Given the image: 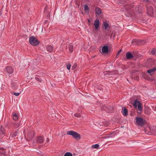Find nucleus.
Instances as JSON below:
<instances>
[{"mask_svg":"<svg viewBox=\"0 0 156 156\" xmlns=\"http://www.w3.org/2000/svg\"><path fill=\"white\" fill-rule=\"evenodd\" d=\"M140 103L139 101L137 99H136L134 102L133 103V105L134 107L135 108H137L138 106L140 105Z\"/></svg>","mask_w":156,"mask_h":156,"instance_id":"13","label":"nucleus"},{"mask_svg":"<svg viewBox=\"0 0 156 156\" xmlns=\"http://www.w3.org/2000/svg\"><path fill=\"white\" fill-rule=\"evenodd\" d=\"M99 147V145L96 144H95L93 145L92 146V147L94 148H98Z\"/></svg>","mask_w":156,"mask_h":156,"instance_id":"28","label":"nucleus"},{"mask_svg":"<svg viewBox=\"0 0 156 156\" xmlns=\"http://www.w3.org/2000/svg\"><path fill=\"white\" fill-rule=\"evenodd\" d=\"M151 54L152 55H155L156 56V50L155 48L153 49L151 52Z\"/></svg>","mask_w":156,"mask_h":156,"instance_id":"23","label":"nucleus"},{"mask_svg":"<svg viewBox=\"0 0 156 156\" xmlns=\"http://www.w3.org/2000/svg\"><path fill=\"white\" fill-rule=\"evenodd\" d=\"M138 78H136V80H138Z\"/></svg>","mask_w":156,"mask_h":156,"instance_id":"45","label":"nucleus"},{"mask_svg":"<svg viewBox=\"0 0 156 156\" xmlns=\"http://www.w3.org/2000/svg\"><path fill=\"white\" fill-rule=\"evenodd\" d=\"M13 118V119L15 120H16L18 119L19 118V116L18 114L17 113H12Z\"/></svg>","mask_w":156,"mask_h":156,"instance_id":"19","label":"nucleus"},{"mask_svg":"<svg viewBox=\"0 0 156 156\" xmlns=\"http://www.w3.org/2000/svg\"><path fill=\"white\" fill-rule=\"evenodd\" d=\"M96 15L99 16L102 13L101 9L99 8H96L95 9Z\"/></svg>","mask_w":156,"mask_h":156,"instance_id":"14","label":"nucleus"},{"mask_svg":"<svg viewBox=\"0 0 156 156\" xmlns=\"http://www.w3.org/2000/svg\"><path fill=\"white\" fill-rule=\"evenodd\" d=\"M149 129H150V127H147V131Z\"/></svg>","mask_w":156,"mask_h":156,"instance_id":"42","label":"nucleus"},{"mask_svg":"<svg viewBox=\"0 0 156 156\" xmlns=\"http://www.w3.org/2000/svg\"><path fill=\"white\" fill-rule=\"evenodd\" d=\"M147 134H148V135H151V133H149V132H148V133H147Z\"/></svg>","mask_w":156,"mask_h":156,"instance_id":"43","label":"nucleus"},{"mask_svg":"<svg viewBox=\"0 0 156 156\" xmlns=\"http://www.w3.org/2000/svg\"><path fill=\"white\" fill-rule=\"evenodd\" d=\"M142 76L145 79L146 78V75L145 73H143L142 75Z\"/></svg>","mask_w":156,"mask_h":156,"instance_id":"37","label":"nucleus"},{"mask_svg":"<svg viewBox=\"0 0 156 156\" xmlns=\"http://www.w3.org/2000/svg\"><path fill=\"white\" fill-rule=\"evenodd\" d=\"M122 113L124 116H126L128 115V110L126 108H125L124 109H122Z\"/></svg>","mask_w":156,"mask_h":156,"instance_id":"17","label":"nucleus"},{"mask_svg":"<svg viewBox=\"0 0 156 156\" xmlns=\"http://www.w3.org/2000/svg\"><path fill=\"white\" fill-rule=\"evenodd\" d=\"M46 48L47 50L49 52H51L53 50V48L52 47L51 45H48L47 46Z\"/></svg>","mask_w":156,"mask_h":156,"instance_id":"21","label":"nucleus"},{"mask_svg":"<svg viewBox=\"0 0 156 156\" xmlns=\"http://www.w3.org/2000/svg\"><path fill=\"white\" fill-rule=\"evenodd\" d=\"M77 66V64L76 63L74 64L72 67V69L73 70L75 69Z\"/></svg>","mask_w":156,"mask_h":156,"instance_id":"31","label":"nucleus"},{"mask_svg":"<svg viewBox=\"0 0 156 156\" xmlns=\"http://www.w3.org/2000/svg\"><path fill=\"white\" fill-rule=\"evenodd\" d=\"M145 43L144 41L139 40L137 39H134L132 41V44H137L141 45L144 44Z\"/></svg>","mask_w":156,"mask_h":156,"instance_id":"4","label":"nucleus"},{"mask_svg":"<svg viewBox=\"0 0 156 156\" xmlns=\"http://www.w3.org/2000/svg\"><path fill=\"white\" fill-rule=\"evenodd\" d=\"M121 51V50H119V51H118V53H117V55H118L119 54L120 52Z\"/></svg>","mask_w":156,"mask_h":156,"instance_id":"40","label":"nucleus"},{"mask_svg":"<svg viewBox=\"0 0 156 156\" xmlns=\"http://www.w3.org/2000/svg\"><path fill=\"white\" fill-rule=\"evenodd\" d=\"M47 9H48V8H47V6H46L44 8V12L46 11L47 10Z\"/></svg>","mask_w":156,"mask_h":156,"instance_id":"39","label":"nucleus"},{"mask_svg":"<svg viewBox=\"0 0 156 156\" xmlns=\"http://www.w3.org/2000/svg\"><path fill=\"white\" fill-rule=\"evenodd\" d=\"M5 131L4 128L2 126H0V135H3L5 134Z\"/></svg>","mask_w":156,"mask_h":156,"instance_id":"15","label":"nucleus"},{"mask_svg":"<svg viewBox=\"0 0 156 156\" xmlns=\"http://www.w3.org/2000/svg\"><path fill=\"white\" fill-rule=\"evenodd\" d=\"M84 11L85 12H89V9L87 5H84Z\"/></svg>","mask_w":156,"mask_h":156,"instance_id":"24","label":"nucleus"},{"mask_svg":"<svg viewBox=\"0 0 156 156\" xmlns=\"http://www.w3.org/2000/svg\"><path fill=\"white\" fill-rule=\"evenodd\" d=\"M156 70V67H154L152 69H151L147 71V72L150 74V75H152L154 74V72Z\"/></svg>","mask_w":156,"mask_h":156,"instance_id":"11","label":"nucleus"},{"mask_svg":"<svg viewBox=\"0 0 156 156\" xmlns=\"http://www.w3.org/2000/svg\"><path fill=\"white\" fill-rule=\"evenodd\" d=\"M147 115L149 114V113H151V112H152L151 110V108H149L148 106H147Z\"/></svg>","mask_w":156,"mask_h":156,"instance_id":"26","label":"nucleus"},{"mask_svg":"<svg viewBox=\"0 0 156 156\" xmlns=\"http://www.w3.org/2000/svg\"><path fill=\"white\" fill-rule=\"evenodd\" d=\"M69 51L70 53L73 52V46L72 43H70L68 46Z\"/></svg>","mask_w":156,"mask_h":156,"instance_id":"18","label":"nucleus"},{"mask_svg":"<svg viewBox=\"0 0 156 156\" xmlns=\"http://www.w3.org/2000/svg\"><path fill=\"white\" fill-rule=\"evenodd\" d=\"M49 141V139L48 138H47V140H46V141H47V142H48Z\"/></svg>","mask_w":156,"mask_h":156,"instance_id":"41","label":"nucleus"},{"mask_svg":"<svg viewBox=\"0 0 156 156\" xmlns=\"http://www.w3.org/2000/svg\"><path fill=\"white\" fill-rule=\"evenodd\" d=\"M29 139H28V141H29Z\"/></svg>","mask_w":156,"mask_h":156,"instance_id":"46","label":"nucleus"},{"mask_svg":"<svg viewBox=\"0 0 156 156\" xmlns=\"http://www.w3.org/2000/svg\"><path fill=\"white\" fill-rule=\"evenodd\" d=\"M107 73H105V75H110V73L109 72H106Z\"/></svg>","mask_w":156,"mask_h":156,"instance_id":"38","label":"nucleus"},{"mask_svg":"<svg viewBox=\"0 0 156 156\" xmlns=\"http://www.w3.org/2000/svg\"><path fill=\"white\" fill-rule=\"evenodd\" d=\"M135 56V54L133 53H131L130 52H127L126 53V58L127 59H130L134 57Z\"/></svg>","mask_w":156,"mask_h":156,"instance_id":"7","label":"nucleus"},{"mask_svg":"<svg viewBox=\"0 0 156 156\" xmlns=\"http://www.w3.org/2000/svg\"><path fill=\"white\" fill-rule=\"evenodd\" d=\"M67 134L72 136L75 139H80V136L78 133L73 131H68L67 133Z\"/></svg>","mask_w":156,"mask_h":156,"instance_id":"2","label":"nucleus"},{"mask_svg":"<svg viewBox=\"0 0 156 156\" xmlns=\"http://www.w3.org/2000/svg\"><path fill=\"white\" fill-rule=\"evenodd\" d=\"M35 79L37 81L39 82H42V79H41L40 78L36 77H35Z\"/></svg>","mask_w":156,"mask_h":156,"instance_id":"30","label":"nucleus"},{"mask_svg":"<svg viewBox=\"0 0 156 156\" xmlns=\"http://www.w3.org/2000/svg\"><path fill=\"white\" fill-rule=\"evenodd\" d=\"M18 133V132L17 130V131L15 132V133H11L10 134V135H11L12 137H15L17 136Z\"/></svg>","mask_w":156,"mask_h":156,"instance_id":"25","label":"nucleus"},{"mask_svg":"<svg viewBox=\"0 0 156 156\" xmlns=\"http://www.w3.org/2000/svg\"><path fill=\"white\" fill-rule=\"evenodd\" d=\"M72 154L71 153L67 152L65 154L64 156H72Z\"/></svg>","mask_w":156,"mask_h":156,"instance_id":"27","label":"nucleus"},{"mask_svg":"<svg viewBox=\"0 0 156 156\" xmlns=\"http://www.w3.org/2000/svg\"><path fill=\"white\" fill-rule=\"evenodd\" d=\"M4 71L7 73V74L9 75L12 73L13 70L11 66H7L4 69Z\"/></svg>","mask_w":156,"mask_h":156,"instance_id":"8","label":"nucleus"},{"mask_svg":"<svg viewBox=\"0 0 156 156\" xmlns=\"http://www.w3.org/2000/svg\"><path fill=\"white\" fill-rule=\"evenodd\" d=\"M136 119V122L138 125L142 126L144 125V122L143 118L140 117H137Z\"/></svg>","mask_w":156,"mask_h":156,"instance_id":"5","label":"nucleus"},{"mask_svg":"<svg viewBox=\"0 0 156 156\" xmlns=\"http://www.w3.org/2000/svg\"><path fill=\"white\" fill-rule=\"evenodd\" d=\"M20 94V93H14V94L16 96H18Z\"/></svg>","mask_w":156,"mask_h":156,"instance_id":"35","label":"nucleus"},{"mask_svg":"<svg viewBox=\"0 0 156 156\" xmlns=\"http://www.w3.org/2000/svg\"><path fill=\"white\" fill-rule=\"evenodd\" d=\"M11 87L14 90L17 89V87L16 84L14 83H11Z\"/></svg>","mask_w":156,"mask_h":156,"instance_id":"22","label":"nucleus"},{"mask_svg":"<svg viewBox=\"0 0 156 156\" xmlns=\"http://www.w3.org/2000/svg\"><path fill=\"white\" fill-rule=\"evenodd\" d=\"M88 21L89 22H90V20H88Z\"/></svg>","mask_w":156,"mask_h":156,"instance_id":"44","label":"nucleus"},{"mask_svg":"<svg viewBox=\"0 0 156 156\" xmlns=\"http://www.w3.org/2000/svg\"><path fill=\"white\" fill-rule=\"evenodd\" d=\"M153 61V60L151 58H149L147 59V63L148 62L149 64H151L152 63V62Z\"/></svg>","mask_w":156,"mask_h":156,"instance_id":"29","label":"nucleus"},{"mask_svg":"<svg viewBox=\"0 0 156 156\" xmlns=\"http://www.w3.org/2000/svg\"><path fill=\"white\" fill-rule=\"evenodd\" d=\"M35 132L33 130L29 131L27 134V137L30 140H31L34 136Z\"/></svg>","mask_w":156,"mask_h":156,"instance_id":"6","label":"nucleus"},{"mask_svg":"<svg viewBox=\"0 0 156 156\" xmlns=\"http://www.w3.org/2000/svg\"><path fill=\"white\" fill-rule=\"evenodd\" d=\"M74 116L77 117H80V115L78 113H76L74 114Z\"/></svg>","mask_w":156,"mask_h":156,"instance_id":"34","label":"nucleus"},{"mask_svg":"<svg viewBox=\"0 0 156 156\" xmlns=\"http://www.w3.org/2000/svg\"><path fill=\"white\" fill-rule=\"evenodd\" d=\"M137 107L138 110L140 111H141L142 110V108L141 104L138 106Z\"/></svg>","mask_w":156,"mask_h":156,"instance_id":"33","label":"nucleus"},{"mask_svg":"<svg viewBox=\"0 0 156 156\" xmlns=\"http://www.w3.org/2000/svg\"><path fill=\"white\" fill-rule=\"evenodd\" d=\"M94 25L95 26V30H97L98 29L100 25V21L98 19H97L95 20Z\"/></svg>","mask_w":156,"mask_h":156,"instance_id":"10","label":"nucleus"},{"mask_svg":"<svg viewBox=\"0 0 156 156\" xmlns=\"http://www.w3.org/2000/svg\"><path fill=\"white\" fill-rule=\"evenodd\" d=\"M44 140V137L41 136H39L36 138L37 142L39 144H42Z\"/></svg>","mask_w":156,"mask_h":156,"instance_id":"9","label":"nucleus"},{"mask_svg":"<svg viewBox=\"0 0 156 156\" xmlns=\"http://www.w3.org/2000/svg\"><path fill=\"white\" fill-rule=\"evenodd\" d=\"M20 125V122H19L18 123L16 122L13 123V127L15 128H16L19 127Z\"/></svg>","mask_w":156,"mask_h":156,"instance_id":"20","label":"nucleus"},{"mask_svg":"<svg viewBox=\"0 0 156 156\" xmlns=\"http://www.w3.org/2000/svg\"><path fill=\"white\" fill-rule=\"evenodd\" d=\"M103 25L105 27V29L108 30H109L110 29L109 27V24L106 22H104Z\"/></svg>","mask_w":156,"mask_h":156,"instance_id":"16","label":"nucleus"},{"mask_svg":"<svg viewBox=\"0 0 156 156\" xmlns=\"http://www.w3.org/2000/svg\"><path fill=\"white\" fill-rule=\"evenodd\" d=\"M29 42L32 46H37L39 43V41L35 37L32 36L29 39Z\"/></svg>","mask_w":156,"mask_h":156,"instance_id":"1","label":"nucleus"},{"mask_svg":"<svg viewBox=\"0 0 156 156\" xmlns=\"http://www.w3.org/2000/svg\"><path fill=\"white\" fill-rule=\"evenodd\" d=\"M126 11L125 14L126 16L129 17L131 16L132 13V9L130 8L129 5H126L125 6Z\"/></svg>","mask_w":156,"mask_h":156,"instance_id":"3","label":"nucleus"},{"mask_svg":"<svg viewBox=\"0 0 156 156\" xmlns=\"http://www.w3.org/2000/svg\"><path fill=\"white\" fill-rule=\"evenodd\" d=\"M102 51L103 53H106L108 52V48L107 46H103L102 48Z\"/></svg>","mask_w":156,"mask_h":156,"instance_id":"12","label":"nucleus"},{"mask_svg":"<svg viewBox=\"0 0 156 156\" xmlns=\"http://www.w3.org/2000/svg\"><path fill=\"white\" fill-rule=\"evenodd\" d=\"M71 64L70 63H69L67 64L66 65V68L67 69L69 70L70 69V67H71Z\"/></svg>","mask_w":156,"mask_h":156,"instance_id":"32","label":"nucleus"},{"mask_svg":"<svg viewBox=\"0 0 156 156\" xmlns=\"http://www.w3.org/2000/svg\"><path fill=\"white\" fill-rule=\"evenodd\" d=\"M50 16V14L49 13H48V14H47V16L46 17V18H47V19H48V18H49Z\"/></svg>","mask_w":156,"mask_h":156,"instance_id":"36","label":"nucleus"}]
</instances>
